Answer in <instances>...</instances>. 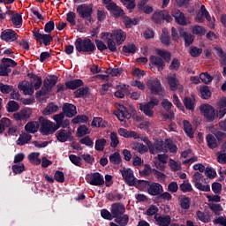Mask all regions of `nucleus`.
I'll return each instance as SVG.
<instances>
[{
    "instance_id": "f257e3e1",
    "label": "nucleus",
    "mask_w": 226,
    "mask_h": 226,
    "mask_svg": "<svg viewBox=\"0 0 226 226\" xmlns=\"http://www.w3.org/2000/svg\"><path fill=\"white\" fill-rule=\"evenodd\" d=\"M74 46L79 54H88L91 55L96 50V45L91 39L89 38H85L82 39L80 37L77 38L76 41H74Z\"/></svg>"
},
{
    "instance_id": "f03ea898",
    "label": "nucleus",
    "mask_w": 226,
    "mask_h": 226,
    "mask_svg": "<svg viewBox=\"0 0 226 226\" xmlns=\"http://www.w3.org/2000/svg\"><path fill=\"white\" fill-rule=\"evenodd\" d=\"M41 123L40 132L41 135H52L59 130V126L56 125L55 123H52L49 120L45 119L43 117L39 118Z\"/></svg>"
},
{
    "instance_id": "7ed1b4c3",
    "label": "nucleus",
    "mask_w": 226,
    "mask_h": 226,
    "mask_svg": "<svg viewBox=\"0 0 226 226\" xmlns=\"http://www.w3.org/2000/svg\"><path fill=\"white\" fill-rule=\"evenodd\" d=\"M160 105V100L156 97H152L148 102H142L139 104V110L147 116V117H153L154 111L153 109Z\"/></svg>"
},
{
    "instance_id": "20e7f679",
    "label": "nucleus",
    "mask_w": 226,
    "mask_h": 226,
    "mask_svg": "<svg viewBox=\"0 0 226 226\" xmlns=\"http://www.w3.org/2000/svg\"><path fill=\"white\" fill-rule=\"evenodd\" d=\"M76 11L79 19L83 20H93V4H82L77 6Z\"/></svg>"
},
{
    "instance_id": "39448f33",
    "label": "nucleus",
    "mask_w": 226,
    "mask_h": 226,
    "mask_svg": "<svg viewBox=\"0 0 226 226\" xmlns=\"http://www.w3.org/2000/svg\"><path fill=\"white\" fill-rule=\"evenodd\" d=\"M200 110L202 116L207 119V123H212V121H215V119L218 117V110L215 109L213 106L209 104H202L200 107Z\"/></svg>"
},
{
    "instance_id": "423d86ee",
    "label": "nucleus",
    "mask_w": 226,
    "mask_h": 226,
    "mask_svg": "<svg viewBox=\"0 0 226 226\" xmlns=\"http://www.w3.org/2000/svg\"><path fill=\"white\" fill-rule=\"evenodd\" d=\"M85 179L92 186H103L105 185L103 175H101L100 172L88 173L86 175Z\"/></svg>"
},
{
    "instance_id": "0eeeda50",
    "label": "nucleus",
    "mask_w": 226,
    "mask_h": 226,
    "mask_svg": "<svg viewBox=\"0 0 226 226\" xmlns=\"http://www.w3.org/2000/svg\"><path fill=\"white\" fill-rule=\"evenodd\" d=\"M33 38L34 40H35V41H37L41 45L43 44L46 47L50 45V43L54 41V37H52V35L49 34H41L40 33V30H38L37 32H33Z\"/></svg>"
},
{
    "instance_id": "6e6552de",
    "label": "nucleus",
    "mask_w": 226,
    "mask_h": 226,
    "mask_svg": "<svg viewBox=\"0 0 226 226\" xmlns=\"http://www.w3.org/2000/svg\"><path fill=\"white\" fill-rule=\"evenodd\" d=\"M120 173L126 183L128 186H132V185H135V177L133 176V170L132 169L128 168H124L123 170H120Z\"/></svg>"
},
{
    "instance_id": "1a4fd4ad",
    "label": "nucleus",
    "mask_w": 226,
    "mask_h": 226,
    "mask_svg": "<svg viewBox=\"0 0 226 226\" xmlns=\"http://www.w3.org/2000/svg\"><path fill=\"white\" fill-rule=\"evenodd\" d=\"M148 89H150L152 94H160L162 93V84L158 79H148L147 82Z\"/></svg>"
},
{
    "instance_id": "9d476101",
    "label": "nucleus",
    "mask_w": 226,
    "mask_h": 226,
    "mask_svg": "<svg viewBox=\"0 0 226 226\" xmlns=\"http://www.w3.org/2000/svg\"><path fill=\"white\" fill-rule=\"evenodd\" d=\"M113 218H117L118 216H123L126 213V208L124 205L120 202L113 203L110 207Z\"/></svg>"
},
{
    "instance_id": "9b49d317",
    "label": "nucleus",
    "mask_w": 226,
    "mask_h": 226,
    "mask_svg": "<svg viewBox=\"0 0 226 226\" xmlns=\"http://www.w3.org/2000/svg\"><path fill=\"white\" fill-rule=\"evenodd\" d=\"M172 17L175 19V22L179 26H187L186 17L185 12L181 11L179 9H174L171 11Z\"/></svg>"
},
{
    "instance_id": "f8f14e48",
    "label": "nucleus",
    "mask_w": 226,
    "mask_h": 226,
    "mask_svg": "<svg viewBox=\"0 0 226 226\" xmlns=\"http://www.w3.org/2000/svg\"><path fill=\"white\" fill-rule=\"evenodd\" d=\"M33 114V109L31 108H25L19 112L14 113L13 117L16 121H27Z\"/></svg>"
},
{
    "instance_id": "ddd939ff",
    "label": "nucleus",
    "mask_w": 226,
    "mask_h": 226,
    "mask_svg": "<svg viewBox=\"0 0 226 226\" xmlns=\"http://www.w3.org/2000/svg\"><path fill=\"white\" fill-rule=\"evenodd\" d=\"M147 193L152 197H159L161 193H163V186L159 183L153 182L148 185Z\"/></svg>"
},
{
    "instance_id": "4468645a",
    "label": "nucleus",
    "mask_w": 226,
    "mask_h": 226,
    "mask_svg": "<svg viewBox=\"0 0 226 226\" xmlns=\"http://www.w3.org/2000/svg\"><path fill=\"white\" fill-rule=\"evenodd\" d=\"M18 88L19 91H23L24 94L26 95H33L34 94V87L33 83H29V81H22L19 82L18 85Z\"/></svg>"
},
{
    "instance_id": "2eb2a0df",
    "label": "nucleus",
    "mask_w": 226,
    "mask_h": 226,
    "mask_svg": "<svg viewBox=\"0 0 226 226\" xmlns=\"http://www.w3.org/2000/svg\"><path fill=\"white\" fill-rule=\"evenodd\" d=\"M0 38L4 41H15L19 38V35L15 30L6 29L1 33Z\"/></svg>"
},
{
    "instance_id": "dca6fc26",
    "label": "nucleus",
    "mask_w": 226,
    "mask_h": 226,
    "mask_svg": "<svg viewBox=\"0 0 226 226\" xmlns=\"http://www.w3.org/2000/svg\"><path fill=\"white\" fill-rule=\"evenodd\" d=\"M56 139L58 142H68V140H73V136H72V132L66 131L64 129L59 130L56 133Z\"/></svg>"
},
{
    "instance_id": "f3484780",
    "label": "nucleus",
    "mask_w": 226,
    "mask_h": 226,
    "mask_svg": "<svg viewBox=\"0 0 226 226\" xmlns=\"http://www.w3.org/2000/svg\"><path fill=\"white\" fill-rule=\"evenodd\" d=\"M107 10L110 11L112 17H115V19H119V17H123V15H124V11L117 6L116 3H110L108 4Z\"/></svg>"
},
{
    "instance_id": "a211bd4d",
    "label": "nucleus",
    "mask_w": 226,
    "mask_h": 226,
    "mask_svg": "<svg viewBox=\"0 0 226 226\" xmlns=\"http://www.w3.org/2000/svg\"><path fill=\"white\" fill-rule=\"evenodd\" d=\"M113 38L117 45H123L126 41V32L123 31V29L113 30Z\"/></svg>"
},
{
    "instance_id": "6ab92c4d",
    "label": "nucleus",
    "mask_w": 226,
    "mask_h": 226,
    "mask_svg": "<svg viewBox=\"0 0 226 226\" xmlns=\"http://www.w3.org/2000/svg\"><path fill=\"white\" fill-rule=\"evenodd\" d=\"M149 61L154 66H155V68H157L158 72H163L165 68V62L161 58V56H151L149 57Z\"/></svg>"
},
{
    "instance_id": "aec40b11",
    "label": "nucleus",
    "mask_w": 226,
    "mask_h": 226,
    "mask_svg": "<svg viewBox=\"0 0 226 226\" xmlns=\"http://www.w3.org/2000/svg\"><path fill=\"white\" fill-rule=\"evenodd\" d=\"M62 110L66 117H75L77 116V107L73 104L64 103Z\"/></svg>"
},
{
    "instance_id": "412c9836",
    "label": "nucleus",
    "mask_w": 226,
    "mask_h": 226,
    "mask_svg": "<svg viewBox=\"0 0 226 226\" xmlns=\"http://www.w3.org/2000/svg\"><path fill=\"white\" fill-rule=\"evenodd\" d=\"M154 218L158 226H170L172 222L170 215H160L156 214Z\"/></svg>"
},
{
    "instance_id": "4be33fe9",
    "label": "nucleus",
    "mask_w": 226,
    "mask_h": 226,
    "mask_svg": "<svg viewBox=\"0 0 226 226\" xmlns=\"http://www.w3.org/2000/svg\"><path fill=\"white\" fill-rule=\"evenodd\" d=\"M166 79L170 91H177V87H179V79L176 73L167 76Z\"/></svg>"
},
{
    "instance_id": "5701e85b",
    "label": "nucleus",
    "mask_w": 226,
    "mask_h": 226,
    "mask_svg": "<svg viewBox=\"0 0 226 226\" xmlns=\"http://www.w3.org/2000/svg\"><path fill=\"white\" fill-rule=\"evenodd\" d=\"M66 88L71 91H75V89H79V87H82L84 86V81L82 79H72L65 82Z\"/></svg>"
},
{
    "instance_id": "b1692460",
    "label": "nucleus",
    "mask_w": 226,
    "mask_h": 226,
    "mask_svg": "<svg viewBox=\"0 0 226 226\" xmlns=\"http://www.w3.org/2000/svg\"><path fill=\"white\" fill-rule=\"evenodd\" d=\"M155 52L164 63H170V59H172V54L170 51L165 49H156Z\"/></svg>"
},
{
    "instance_id": "393cba45",
    "label": "nucleus",
    "mask_w": 226,
    "mask_h": 226,
    "mask_svg": "<svg viewBox=\"0 0 226 226\" xmlns=\"http://www.w3.org/2000/svg\"><path fill=\"white\" fill-rule=\"evenodd\" d=\"M151 184L150 181L147 180H137V178L134 180V185H132L131 186H135L138 190H140V192H144L146 189H149V185Z\"/></svg>"
},
{
    "instance_id": "a878e982",
    "label": "nucleus",
    "mask_w": 226,
    "mask_h": 226,
    "mask_svg": "<svg viewBox=\"0 0 226 226\" xmlns=\"http://www.w3.org/2000/svg\"><path fill=\"white\" fill-rule=\"evenodd\" d=\"M183 103L186 110H195V97H185L183 100Z\"/></svg>"
},
{
    "instance_id": "bb28decb",
    "label": "nucleus",
    "mask_w": 226,
    "mask_h": 226,
    "mask_svg": "<svg viewBox=\"0 0 226 226\" xmlns=\"http://www.w3.org/2000/svg\"><path fill=\"white\" fill-rule=\"evenodd\" d=\"M38 128H40V124L35 121L28 122L25 125V130L27 133H36V132H38Z\"/></svg>"
},
{
    "instance_id": "cd10ccee",
    "label": "nucleus",
    "mask_w": 226,
    "mask_h": 226,
    "mask_svg": "<svg viewBox=\"0 0 226 226\" xmlns=\"http://www.w3.org/2000/svg\"><path fill=\"white\" fill-rule=\"evenodd\" d=\"M59 110V107L54 102L49 103L47 107L42 111L43 116H50L52 114H55V112H57Z\"/></svg>"
},
{
    "instance_id": "c85d7f7f",
    "label": "nucleus",
    "mask_w": 226,
    "mask_h": 226,
    "mask_svg": "<svg viewBox=\"0 0 226 226\" xmlns=\"http://www.w3.org/2000/svg\"><path fill=\"white\" fill-rule=\"evenodd\" d=\"M123 22H124L126 29H132V27H133V26H138L139 19H132V18H130L128 16H123Z\"/></svg>"
},
{
    "instance_id": "c756f323",
    "label": "nucleus",
    "mask_w": 226,
    "mask_h": 226,
    "mask_svg": "<svg viewBox=\"0 0 226 226\" xmlns=\"http://www.w3.org/2000/svg\"><path fill=\"white\" fill-rule=\"evenodd\" d=\"M107 122L104 121V119L100 117L93 118L92 126L94 128H107Z\"/></svg>"
},
{
    "instance_id": "7c9ffc66",
    "label": "nucleus",
    "mask_w": 226,
    "mask_h": 226,
    "mask_svg": "<svg viewBox=\"0 0 226 226\" xmlns=\"http://www.w3.org/2000/svg\"><path fill=\"white\" fill-rule=\"evenodd\" d=\"M180 36L184 38L185 47H190L193 44V41H195L193 35H192V34H188L187 32H182Z\"/></svg>"
},
{
    "instance_id": "2f4dec72",
    "label": "nucleus",
    "mask_w": 226,
    "mask_h": 226,
    "mask_svg": "<svg viewBox=\"0 0 226 226\" xmlns=\"http://www.w3.org/2000/svg\"><path fill=\"white\" fill-rule=\"evenodd\" d=\"M33 139V136L28 133H22L19 135L18 140H17V145L18 146H26L27 142H29Z\"/></svg>"
},
{
    "instance_id": "473e14b6",
    "label": "nucleus",
    "mask_w": 226,
    "mask_h": 226,
    "mask_svg": "<svg viewBox=\"0 0 226 226\" xmlns=\"http://www.w3.org/2000/svg\"><path fill=\"white\" fill-rule=\"evenodd\" d=\"M184 132L190 139H193L194 132L192 124L189 121L184 120Z\"/></svg>"
},
{
    "instance_id": "72a5a7b5",
    "label": "nucleus",
    "mask_w": 226,
    "mask_h": 226,
    "mask_svg": "<svg viewBox=\"0 0 226 226\" xmlns=\"http://www.w3.org/2000/svg\"><path fill=\"white\" fill-rule=\"evenodd\" d=\"M196 216L198 220H200V222H203V223H209V222H211V215L200 210L197 211Z\"/></svg>"
},
{
    "instance_id": "f704fd0d",
    "label": "nucleus",
    "mask_w": 226,
    "mask_h": 226,
    "mask_svg": "<svg viewBox=\"0 0 226 226\" xmlns=\"http://www.w3.org/2000/svg\"><path fill=\"white\" fill-rule=\"evenodd\" d=\"M132 149L139 153V154H144V153H147V151H149L147 146L144 145V143L139 142L134 143L132 146Z\"/></svg>"
},
{
    "instance_id": "c9c22d12",
    "label": "nucleus",
    "mask_w": 226,
    "mask_h": 226,
    "mask_svg": "<svg viewBox=\"0 0 226 226\" xmlns=\"http://www.w3.org/2000/svg\"><path fill=\"white\" fill-rule=\"evenodd\" d=\"M179 206L181 209H190V206H192V199L190 197L183 196L180 199Z\"/></svg>"
},
{
    "instance_id": "e433bc0d",
    "label": "nucleus",
    "mask_w": 226,
    "mask_h": 226,
    "mask_svg": "<svg viewBox=\"0 0 226 226\" xmlns=\"http://www.w3.org/2000/svg\"><path fill=\"white\" fill-rule=\"evenodd\" d=\"M206 140H207V147L210 149H215V147H218V144L216 143V137H215V135L207 134L206 136Z\"/></svg>"
},
{
    "instance_id": "4c0bfd02",
    "label": "nucleus",
    "mask_w": 226,
    "mask_h": 226,
    "mask_svg": "<svg viewBox=\"0 0 226 226\" xmlns=\"http://www.w3.org/2000/svg\"><path fill=\"white\" fill-rule=\"evenodd\" d=\"M160 41L162 45H166L167 47L170 45V34H169V31H167V29L162 30Z\"/></svg>"
},
{
    "instance_id": "58836bf2",
    "label": "nucleus",
    "mask_w": 226,
    "mask_h": 226,
    "mask_svg": "<svg viewBox=\"0 0 226 226\" xmlns=\"http://www.w3.org/2000/svg\"><path fill=\"white\" fill-rule=\"evenodd\" d=\"M128 222H130V217L128 215H118V217H115V223H117L120 226H127Z\"/></svg>"
},
{
    "instance_id": "ea45409f",
    "label": "nucleus",
    "mask_w": 226,
    "mask_h": 226,
    "mask_svg": "<svg viewBox=\"0 0 226 226\" xmlns=\"http://www.w3.org/2000/svg\"><path fill=\"white\" fill-rule=\"evenodd\" d=\"M89 94V87H80L74 91L75 98H84V96H87Z\"/></svg>"
},
{
    "instance_id": "a19ab883",
    "label": "nucleus",
    "mask_w": 226,
    "mask_h": 226,
    "mask_svg": "<svg viewBox=\"0 0 226 226\" xmlns=\"http://www.w3.org/2000/svg\"><path fill=\"white\" fill-rule=\"evenodd\" d=\"M122 50L124 54H135L137 52V46L135 43H128L123 46Z\"/></svg>"
},
{
    "instance_id": "79ce46f5",
    "label": "nucleus",
    "mask_w": 226,
    "mask_h": 226,
    "mask_svg": "<svg viewBox=\"0 0 226 226\" xmlns=\"http://www.w3.org/2000/svg\"><path fill=\"white\" fill-rule=\"evenodd\" d=\"M89 121V117L86 115H78L76 116L72 120V124H86Z\"/></svg>"
},
{
    "instance_id": "37998d69",
    "label": "nucleus",
    "mask_w": 226,
    "mask_h": 226,
    "mask_svg": "<svg viewBox=\"0 0 226 226\" xmlns=\"http://www.w3.org/2000/svg\"><path fill=\"white\" fill-rule=\"evenodd\" d=\"M109 162L110 163H113V165H119V163L123 162V159L121 158V154H119V152H115L112 154H110Z\"/></svg>"
},
{
    "instance_id": "c03bdc74",
    "label": "nucleus",
    "mask_w": 226,
    "mask_h": 226,
    "mask_svg": "<svg viewBox=\"0 0 226 226\" xmlns=\"http://www.w3.org/2000/svg\"><path fill=\"white\" fill-rule=\"evenodd\" d=\"M39 156L40 153L33 152L28 155V160L31 163H34V165H40V163H41V159L38 158Z\"/></svg>"
},
{
    "instance_id": "a18cd8bd",
    "label": "nucleus",
    "mask_w": 226,
    "mask_h": 226,
    "mask_svg": "<svg viewBox=\"0 0 226 226\" xmlns=\"http://www.w3.org/2000/svg\"><path fill=\"white\" fill-rule=\"evenodd\" d=\"M138 8L139 11H142L143 13H146L147 15H151L153 13L154 9L153 5L151 4H138Z\"/></svg>"
},
{
    "instance_id": "49530a36",
    "label": "nucleus",
    "mask_w": 226,
    "mask_h": 226,
    "mask_svg": "<svg viewBox=\"0 0 226 226\" xmlns=\"http://www.w3.org/2000/svg\"><path fill=\"white\" fill-rule=\"evenodd\" d=\"M200 91L203 100H209V98H211V89H209L207 86L201 87Z\"/></svg>"
},
{
    "instance_id": "de8ad7c7",
    "label": "nucleus",
    "mask_w": 226,
    "mask_h": 226,
    "mask_svg": "<svg viewBox=\"0 0 226 226\" xmlns=\"http://www.w3.org/2000/svg\"><path fill=\"white\" fill-rule=\"evenodd\" d=\"M192 34L196 36H205L206 35V28L202 26H192Z\"/></svg>"
},
{
    "instance_id": "09e8293b",
    "label": "nucleus",
    "mask_w": 226,
    "mask_h": 226,
    "mask_svg": "<svg viewBox=\"0 0 226 226\" xmlns=\"http://www.w3.org/2000/svg\"><path fill=\"white\" fill-rule=\"evenodd\" d=\"M11 170L17 176V174H22L26 170V166L24 163L14 164L11 166Z\"/></svg>"
},
{
    "instance_id": "8fccbe9b",
    "label": "nucleus",
    "mask_w": 226,
    "mask_h": 226,
    "mask_svg": "<svg viewBox=\"0 0 226 226\" xmlns=\"http://www.w3.org/2000/svg\"><path fill=\"white\" fill-rule=\"evenodd\" d=\"M105 146H107V139H99L95 141V151H103L105 149Z\"/></svg>"
},
{
    "instance_id": "3c124183",
    "label": "nucleus",
    "mask_w": 226,
    "mask_h": 226,
    "mask_svg": "<svg viewBox=\"0 0 226 226\" xmlns=\"http://www.w3.org/2000/svg\"><path fill=\"white\" fill-rule=\"evenodd\" d=\"M179 188L183 193H188L190 192H193V188L192 187V184L188 181H184L183 184L179 185Z\"/></svg>"
},
{
    "instance_id": "603ef678",
    "label": "nucleus",
    "mask_w": 226,
    "mask_h": 226,
    "mask_svg": "<svg viewBox=\"0 0 226 226\" xmlns=\"http://www.w3.org/2000/svg\"><path fill=\"white\" fill-rule=\"evenodd\" d=\"M106 43V47L110 52H117V42L115 41L114 39H108Z\"/></svg>"
},
{
    "instance_id": "864d4df0",
    "label": "nucleus",
    "mask_w": 226,
    "mask_h": 226,
    "mask_svg": "<svg viewBox=\"0 0 226 226\" xmlns=\"http://www.w3.org/2000/svg\"><path fill=\"white\" fill-rule=\"evenodd\" d=\"M69 160L72 163H73V165H76V167H82V157L75 154H70Z\"/></svg>"
},
{
    "instance_id": "5fc2aeb1",
    "label": "nucleus",
    "mask_w": 226,
    "mask_h": 226,
    "mask_svg": "<svg viewBox=\"0 0 226 226\" xmlns=\"http://www.w3.org/2000/svg\"><path fill=\"white\" fill-rule=\"evenodd\" d=\"M151 174L155 176V177L157 178V181H159V183H163V181H165V179H167V175L160 172L156 169L152 170Z\"/></svg>"
},
{
    "instance_id": "6e6d98bb",
    "label": "nucleus",
    "mask_w": 226,
    "mask_h": 226,
    "mask_svg": "<svg viewBox=\"0 0 226 226\" xmlns=\"http://www.w3.org/2000/svg\"><path fill=\"white\" fill-rule=\"evenodd\" d=\"M189 54L192 57H199L202 54V48H197L196 46H191Z\"/></svg>"
},
{
    "instance_id": "4d7b16f0",
    "label": "nucleus",
    "mask_w": 226,
    "mask_h": 226,
    "mask_svg": "<svg viewBox=\"0 0 226 226\" xmlns=\"http://www.w3.org/2000/svg\"><path fill=\"white\" fill-rule=\"evenodd\" d=\"M19 109H20V106L15 101H10L7 103V111H9V112H17V110H19Z\"/></svg>"
},
{
    "instance_id": "13d9d810",
    "label": "nucleus",
    "mask_w": 226,
    "mask_h": 226,
    "mask_svg": "<svg viewBox=\"0 0 226 226\" xmlns=\"http://www.w3.org/2000/svg\"><path fill=\"white\" fill-rule=\"evenodd\" d=\"M163 11L154 12L152 16V20H154L155 24H162V22H163Z\"/></svg>"
},
{
    "instance_id": "bf43d9fd",
    "label": "nucleus",
    "mask_w": 226,
    "mask_h": 226,
    "mask_svg": "<svg viewBox=\"0 0 226 226\" xmlns=\"http://www.w3.org/2000/svg\"><path fill=\"white\" fill-rule=\"evenodd\" d=\"M200 80H201L203 84H211V82H213V76H210L207 72H202L200 75Z\"/></svg>"
},
{
    "instance_id": "052dcab7",
    "label": "nucleus",
    "mask_w": 226,
    "mask_h": 226,
    "mask_svg": "<svg viewBox=\"0 0 226 226\" xmlns=\"http://www.w3.org/2000/svg\"><path fill=\"white\" fill-rule=\"evenodd\" d=\"M85 135H89V128H87V125H80L77 129V136L80 138L84 137Z\"/></svg>"
},
{
    "instance_id": "680f3d73",
    "label": "nucleus",
    "mask_w": 226,
    "mask_h": 226,
    "mask_svg": "<svg viewBox=\"0 0 226 226\" xmlns=\"http://www.w3.org/2000/svg\"><path fill=\"white\" fill-rule=\"evenodd\" d=\"M2 63H3L4 66H6L7 69H9V70H10V66L11 68H15V66H17V62H15V60H13L11 58L4 57L2 59Z\"/></svg>"
},
{
    "instance_id": "e2e57ef3",
    "label": "nucleus",
    "mask_w": 226,
    "mask_h": 226,
    "mask_svg": "<svg viewBox=\"0 0 226 226\" xmlns=\"http://www.w3.org/2000/svg\"><path fill=\"white\" fill-rule=\"evenodd\" d=\"M11 23L13 24V26H22V15H20L19 13L14 14L11 17Z\"/></svg>"
},
{
    "instance_id": "0e129e2a",
    "label": "nucleus",
    "mask_w": 226,
    "mask_h": 226,
    "mask_svg": "<svg viewBox=\"0 0 226 226\" xmlns=\"http://www.w3.org/2000/svg\"><path fill=\"white\" fill-rule=\"evenodd\" d=\"M0 91L3 94H10L13 91V86L0 83Z\"/></svg>"
},
{
    "instance_id": "69168bd1",
    "label": "nucleus",
    "mask_w": 226,
    "mask_h": 226,
    "mask_svg": "<svg viewBox=\"0 0 226 226\" xmlns=\"http://www.w3.org/2000/svg\"><path fill=\"white\" fill-rule=\"evenodd\" d=\"M54 29H56V24L54 23V20L49 21L44 26V32H46L48 34H50Z\"/></svg>"
},
{
    "instance_id": "338daca9",
    "label": "nucleus",
    "mask_w": 226,
    "mask_h": 226,
    "mask_svg": "<svg viewBox=\"0 0 226 226\" xmlns=\"http://www.w3.org/2000/svg\"><path fill=\"white\" fill-rule=\"evenodd\" d=\"M54 179L56 183H64V173L61 170H56L54 175Z\"/></svg>"
},
{
    "instance_id": "774afa93",
    "label": "nucleus",
    "mask_w": 226,
    "mask_h": 226,
    "mask_svg": "<svg viewBox=\"0 0 226 226\" xmlns=\"http://www.w3.org/2000/svg\"><path fill=\"white\" fill-rule=\"evenodd\" d=\"M216 54L221 58V61L223 64H226V53L223 52L222 48H215Z\"/></svg>"
}]
</instances>
